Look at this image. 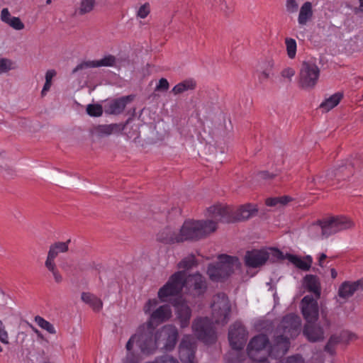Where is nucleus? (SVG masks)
Returning <instances> with one entry per match:
<instances>
[{
    "label": "nucleus",
    "instance_id": "nucleus-1",
    "mask_svg": "<svg viewBox=\"0 0 363 363\" xmlns=\"http://www.w3.org/2000/svg\"><path fill=\"white\" fill-rule=\"evenodd\" d=\"M301 320L295 314H289L283 318L274 332V345L269 350L267 349L269 343L267 337L258 335L249 342L247 354L252 360L265 359L267 355L274 358L285 354L290 347V339L296 337L301 331Z\"/></svg>",
    "mask_w": 363,
    "mask_h": 363
},
{
    "label": "nucleus",
    "instance_id": "nucleus-2",
    "mask_svg": "<svg viewBox=\"0 0 363 363\" xmlns=\"http://www.w3.org/2000/svg\"><path fill=\"white\" fill-rule=\"evenodd\" d=\"M184 287L193 289L194 294L199 295L206 289L204 278L199 274L188 275L186 271H179L173 274L167 282L162 286L157 293V296L162 302L172 301L175 308L177 318L182 328L189 325L191 318V309L182 297L175 298Z\"/></svg>",
    "mask_w": 363,
    "mask_h": 363
},
{
    "label": "nucleus",
    "instance_id": "nucleus-3",
    "mask_svg": "<svg viewBox=\"0 0 363 363\" xmlns=\"http://www.w3.org/2000/svg\"><path fill=\"white\" fill-rule=\"evenodd\" d=\"M211 320L208 318H196L192 324L194 334L206 344L213 343L216 340L215 325L223 326L230 317L231 305L228 297L218 293L213 297L211 303Z\"/></svg>",
    "mask_w": 363,
    "mask_h": 363
},
{
    "label": "nucleus",
    "instance_id": "nucleus-4",
    "mask_svg": "<svg viewBox=\"0 0 363 363\" xmlns=\"http://www.w3.org/2000/svg\"><path fill=\"white\" fill-rule=\"evenodd\" d=\"M211 220H186L179 228L181 239L185 241H196L208 236L217 229V221Z\"/></svg>",
    "mask_w": 363,
    "mask_h": 363
},
{
    "label": "nucleus",
    "instance_id": "nucleus-5",
    "mask_svg": "<svg viewBox=\"0 0 363 363\" xmlns=\"http://www.w3.org/2000/svg\"><path fill=\"white\" fill-rule=\"evenodd\" d=\"M257 212L256 206L247 203L241 206L235 213L233 218L228 216V208L220 203L210 206L207 209L206 215L208 217L216 219L218 222L230 223L234 221H242L254 216Z\"/></svg>",
    "mask_w": 363,
    "mask_h": 363
},
{
    "label": "nucleus",
    "instance_id": "nucleus-6",
    "mask_svg": "<svg viewBox=\"0 0 363 363\" xmlns=\"http://www.w3.org/2000/svg\"><path fill=\"white\" fill-rule=\"evenodd\" d=\"M354 227V223L351 218L344 216H333L312 225L310 228V233L315 236L313 233L320 231L322 237L328 238Z\"/></svg>",
    "mask_w": 363,
    "mask_h": 363
},
{
    "label": "nucleus",
    "instance_id": "nucleus-7",
    "mask_svg": "<svg viewBox=\"0 0 363 363\" xmlns=\"http://www.w3.org/2000/svg\"><path fill=\"white\" fill-rule=\"evenodd\" d=\"M240 263L236 257L220 255L216 264H210L207 273L213 281H220L230 276L240 267Z\"/></svg>",
    "mask_w": 363,
    "mask_h": 363
},
{
    "label": "nucleus",
    "instance_id": "nucleus-8",
    "mask_svg": "<svg viewBox=\"0 0 363 363\" xmlns=\"http://www.w3.org/2000/svg\"><path fill=\"white\" fill-rule=\"evenodd\" d=\"M150 328L147 325L142 324L131 335L135 336L134 346H138L140 352L145 355L153 354L159 348L156 335L152 336L149 331Z\"/></svg>",
    "mask_w": 363,
    "mask_h": 363
},
{
    "label": "nucleus",
    "instance_id": "nucleus-9",
    "mask_svg": "<svg viewBox=\"0 0 363 363\" xmlns=\"http://www.w3.org/2000/svg\"><path fill=\"white\" fill-rule=\"evenodd\" d=\"M158 304L159 301L157 298H150L143 306L145 314L149 315V321L145 324L149 327L152 324L159 325L166 322L172 317V309L169 305L158 306Z\"/></svg>",
    "mask_w": 363,
    "mask_h": 363
},
{
    "label": "nucleus",
    "instance_id": "nucleus-10",
    "mask_svg": "<svg viewBox=\"0 0 363 363\" xmlns=\"http://www.w3.org/2000/svg\"><path fill=\"white\" fill-rule=\"evenodd\" d=\"M71 240L65 242H55L50 245L47 257L45 262L46 269L52 274L55 281L60 283L62 277L57 269L56 259L61 253H65L69 250V245Z\"/></svg>",
    "mask_w": 363,
    "mask_h": 363
},
{
    "label": "nucleus",
    "instance_id": "nucleus-11",
    "mask_svg": "<svg viewBox=\"0 0 363 363\" xmlns=\"http://www.w3.org/2000/svg\"><path fill=\"white\" fill-rule=\"evenodd\" d=\"M158 347L165 352L173 350L177 345L179 333L173 325H165L155 332Z\"/></svg>",
    "mask_w": 363,
    "mask_h": 363
},
{
    "label": "nucleus",
    "instance_id": "nucleus-12",
    "mask_svg": "<svg viewBox=\"0 0 363 363\" xmlns=\"http://www.w3.org/2000/svg\"><path fill=\"white\" fill-rule=\"evenodd\" d=\"M271 255L277 258H282V252L277 249L253 250L246 253L245 257V264L250 267H258L265 264Z\"/></svg>",
    "mask_w": 363,
    "mask_h": 363
},
{
    "label": "nucleus",
    "instance_id": "nucleus-13",
    "mask_svg": "<svg viewBox=\"0 0 363 363\" xmlns=\"http://www.w3.org/2000/svg\"><path fill=\"white\" fill-rule=\"evenodd\" d=\"M319 76L320 69L314 62H304L299 74V82L301 87L306 89L313 88L318 82Z\"/></svg>",
    "mask_w": 363,
    "mask_h": 363
},
{
    "label": "nucleus",
    "instance_id": "nucleus-14",
    "mask_svg": "<svg viewBox=\"0 0 363 363\" xmlns=\"http://www.w3.org/2000/svg\"><path fill=\"white\" fill-rule=\"evenodd\" d=\"M247 338V331L240 322H235L229 328L228 340L230 347L235 351L244 347Z\"/></svg>",
    "mask_w": 363,
    "mask_h": 363
},
{
    "label": "nucleus",
    "instance_id": "nucleus-15",
    "mask_svg": "<svg viewBox=\"0 0 363 363\" xmlns=\"http://www.w3.org/2000/svg\"><path fill=\"white\" fill-rule=\"evenodd\" d=\"M318 299L312 296H305L300 303L302 315L308 323H315L319 317Z\"/></svg>",
    "mask_w": 363,
    "mask_h": 363
},
{
    "label": "nucleus",
    "instance_id": "nucleus-16",
    "mask_svg": "<svg viewBox=\"0 0 363 363\" xmlns=\"http://www.w3.org/2000/svg\"><path fill=\"white\" fill-rule=\"evenodd\" d=\"M363 291V279L354 281H345L339 286L337 301L340 303L345 302L352 297L356 292Z\"/></svg>",
    "mask_w": 363,
    "mask_h": 363
},
{
    "label": "nucleus",
    "instance_id": "nucleus-17",
    "mask_svg": "<svg viewBox=\"0 0 363 363\" xmlns=\"http://www.w3.org/2000/svg\"><path fill=\"white\" fill-rule=\"evenodd\" d=\"M196 344L190 335H184L179 345V358L182 363H195Z\"/></svg>",
    "mask_w": 363,
    "mask_h": 363
},
{
    "label": "nucleus",
    "instance_id": "nucleus-18",
    "mask_svg": "<svg viewBox=\"0 0 363 363\" xmlns=\"http://www.w3.org/2000/svg\"><path fill=\"white\" fill-rule=\"evenodd\" d=\"M117 59L112 55H104L101 59L89 60L78 65L72 71L73 73L86 68H94L101 67H113L116 65Z\"/></svg>",
    "mask_w": 363,
    "mask_h": 363
},
{
    "label": "nucleus",
    "instance_id": "nucleus-19",
    "mask_svg": "<svg viewBox=\"0 0 363 363\" xmlns=\"http://www.w3.org/2000/svg\"><path fill=\"white\" fill-rule=\"evenodd\" d=\"M157 240L164 244H174L182 242L179 230L167 227L157 234Z\"/></svg>",
    "mask_w": 363,
    "mask_h": 363
},
{
    "label": "nucleus",
    "instance_id": "nucleus-20",
    "mask_svg": "<svg viewBox=\"0 0 363 363\" xmlns=\"http://www.w3.org/2000/svg\"><path fill=\"white\" fill-rule=\"evenodd\" d=\"M281 259H286L295 267L303 271H308L313 262V259L310 255L301 257L291 254H286V255L282 254Z\"/></svg>",
    "mask_w": 363,
    "mask_h": 363
},
{
    "label": "nucleus",
    "instance_id": "nucleus-21",
    "mask_svg": "<svg viewBox=\"0 0 363 363\" xmlns=\"http://www.w3.org/2000/svg\"><path fill=\"white\" fill-rule=\"evenodd\" d=\"M1 21L16 30L24 29L25 25L18 17L12 16L7 8H4L1 11Z\"/></svg>",
    "mask_w": 363,
    "mask_h": 363
},
{
    "label": "nucleus",
    "instance_id": "nucleus-22",
    "mask_svg": "<svg viewBox=\"0 0 363 363\" xmlns=\"http://www.w3.org/2000/svg\"><path fill=\"white\" fill-rule=\"evenodd\" d=\"M128 101L129 97L108 101L105 104V111L110 114H119L124 110Z\"/></svg>",
    "mask_w": 363,
    "mask_h": 363
},
{
    "label": "nucleus",
    "instance_id": "nucleus-23",
    "mask_svg": "<svg viewBox=\"0 0 363 363\" xmlns=\"http://www.w3.org/2000/svg\"><path fill=\"white\" fill-rule=\"evenodd\" d=\"M303 334L310 342H318L324 338L323 330L312 323H307L303 329Z\"/></svg>",
    "mask_w": 363,
    "mask_h": 363
},
{
    "label": "nucleus",
    "instance_id": "nucleus-24",
    "mask_svg": "<svg viewBox=\"0 0 363 363\" xmlns=\"http://www.w3.org/2000/svg\"><path fill=\"white\" fill-rule=\"evenodd\" d=\"M135 336H130L125 345L126 353L122 359L123 363H140V354L134 349Z\"/></svg>",
    "mask_w": 363,
    "mask_h": 363
},
{
    "label": "nucleus",
    "instance_id": "nucleus-25",
    "mask_svg": "<svg viewBox=\"0 0 363 363\" xmlns=\"http://www.w3.org/2000/svg\"><path fill=\"white\" fill-rule=\"evenodd\" d=\"M353 174V167L350 164L341 165L335 169L330 170L326 177L329 179L335 178L337 180L345 179Z\"/></svg>",
    "mask_w": 363,
    "mask_h": 363
},
{
    "label": "nucleus",
    "instance_id": "nucleus-26",
    "mask_svg": "<svg viewBox=\"0 0 363 363\" xmlns=\"http://www.w3.org/2000/svg\"><path fill=\"white\" fill-rule=\"evenodd\" d=\"M303 285L308 291L313 293L316 298L320 297V283L316 276L306 275L303 279Z\"/></svg>",
    "mask_w": 363,
    "mask_h": 363
},
{
    "label": "nucleus",
    "instance_id": "nucleus-27",
    "mask_svg": "<svg viewBox=\"0 0 363 363\" xmlns=\"http://www.w3.org/2000/svg\"><path fill=\"white\" fill-rule=\"evenodd\" d=\"M343 98L342 92H336L334 94L325 98L320 104V108L322 111L328 112L335 107H336Z\"/></svg>",
    "mask_w": 363,
    "mask_h": 363
},
{
    "label": "nucleus",
    "instance_id": "nucleus-28",
    "mask_svg": "<svg viewBox=\"0 0 363 363\" xmlns=\"http://www.w3.org/2000/svg\"><path fill=\"white\" fill-rule=\"evenodd\" d=\"M312 4L306 1L303 4L299 10L298 16V23L299 26H305L313 17Z\"/></svg>",
    "mask_w": 363,
    "mask_h": 363
},
{
    "label": "nucleus",
    "instance_id": "nucleus-29",
    "mask_svg": "<svg viewBox=\"0 0 363 363\" xmlns=\"http://www.w3.org/2000/svg\"><path fill=\"white\" fill-rule=\"evenodd\" d=\"M124 129L122 124L112 123L108 125H99L95 128L96 132L100 136H108L113 133H118Z\"/></svg>",
    "mask_w": 363,
    "mask_h": 363
},
{
    "label": "nucleus",
    "instance_id": "nucleus-30",
    "mask_svg": "<svg viewBox=\"0 0 363 363\" xmlns=\"http://www.w3.org/2000/svg\"><path fill=\"white\" fill-rule=\"evenodd\" d=\"M82 300L88 304L94 311H100L103 308L101 300L95 295L89 292H83L81 296Z\"/></svg>",
    "mask_w": 363,
    "mask_h": 363
},
{
    "label": "nucleus",
    "instance_id": "nucleus-31",
    "mask_svg": "<svg viewBox=\"0 0 363 363\" xmlns=\"http://www.w3.org/2000/svg\"><path fill=\"white\" fill-rule=\"evenodd\" d=\"M195 86L196 84L193 80H185L175 85L172 91L177 95L194 89Z\"/></svg>",
    "mask_w": 363,
    "mask_h": 363
},
{
    "label": "nucleus",
    "instance_id": "nucleus-32",
    "mask_svg": "<svg viewBox=\"0 0 363 363\" xmlns=\"http://www.w3.org/2000/svg\"><path fill=\"white\" fill-rule=\"evenodd\" d=\"M274 67V61L272 59H268L263 63V70L260 74V78L267 79L273 74V69Z\"/></svg>",
    "mask_w": 363,
    "mask_h": 363
},
{
    "label": "nucleus",
    "instance_id": "nucleus-33",
    "mask_svg": "<svg viewBox=\"0 0 363 363\" xmlns=\"http://www.w3.org/2000/svg\"><path fill=\"white\" fill-rule=\"evenodd\" d=\"M35 322L40 328L46 330L48 333L50 334L56 333V330L54 325L48 320H46L45 319H44L43 317L36 315L35 317Z\"/></svg>",
    "mask_w": 363,
    "mask_h": 363
},
{
    "label": "nucleus",
    "instance_id": "nucleus-34",
    "mask_svg": "<svg viewBox=\"0 0 363 363\" xmlns=\"http://www.w3.org/2000/svg\"><path fill=\"white\" fill-rule=\"evenodd\" d=\"M286 53L290 59H294L296 55L297 44L296 40L291 38H285Z\"/></svg>",
    "mask_w": 363,
    "mask_h": 363
},
{
    "label": "nucleus",
    "instance_id": "nucleus-35",
    "mask_svg": "<svg viewBox=\"0 0 363 363\" xmlns=\"http://www.w3.org/2000/svg\"><path fill=\"white\" fill-rule=\"evenodd\" d=\"M56 71L55 69H48L45 73V82L41 91L42 96H45L50 90L52 85V80L56 76Z\"/></svg>",
    "mask_w": 363,
    "mask_h": 363
},
{
    "label": "nucleus",
    "instance_id": "nucleus-36",
    "mask_svg": "<svg viewBox=\"0 0 363 363\" xmlns=\"http://www.w3.org/2000/svg\"><path fill=\"white\" fill-rule=\"evenodd\" d=\"M16 67L15 62L9 58H0V74L6 73Z\"/></svg>",
    "mask_w": 363,
    "mask_h": 363
},
{
    "label": "nucleus",
    "instance_id": "nucleus-37",
    "mask_svg": "<svg viewBox=\"0 0 363 363\" xmlns=\"http://www.w3.org/2000/svg\"><path fill=\"white\" fill-rule=\"evenodd\" d=\"M151 11L150 4L148 2L144 3L140 5L136 10L135 16L138 18L145 19L146 18Z\"/></svg>",
    "mask_w": 363,
    "mask_h": 363
},
{
    "label": "nucleus",
    "instance_id": "nucleus-38",
    "mask_svg": "<svg viewBox=\"0 0 363 363\" xmlns=\"http://www.w3.org/2000/svg\"><path fill=\"white\" fill-rule=\"evenodd\" d=\"M290 201L288 196L269 198L266 200V204L269 206H275L278 204L284 205Z\"/></svg>",
    "mask_w": 363,
    "mask_h": 363
},
{
    "label": "nucleus",
    "instance_id": "nucleus-39",
    "mask_svg": "<svg viewBox=\"0 0 363 363\" xmlns=\"http://www.w3.org/2000/svg\"><path fill=\"white\" fill-rule=\"evenodd\" d=\"M86 112L91 116L98 117L101 116L103 108L99 104H89L86 107Z\"/></svg>",
    "mask_w": 363,
    "mask_h": 363
},
{
    "label": "nucleus",
    "instance_id": "nucleus-40",
    "mask_svg": "<svg viewBox=\"0 0 363 363\" xmlns=\"http://www.w3.org/2000/svg\"><path fill=\"white\" fill-rule=\"evenodd\" d=\"M95 4V0H80L79 11L82 13L90 12Z\"/></svg>",
    "mask_w": 363,
    "mask_h": 363
},
{
    "label": "nucleus",
    "instance_id": "nucleus-41",
    "mask_svg": "<svg viewBox=\"0 0 363 363\" xmlns=\"http://www.w3.org/2000/svg\"><path fill=\"white\" fill-rule=\"evenodd\" d=\"M298 9V0H286V10L289 13H295Z\"/></svg>",
    "mask_w": 363,
    "mask_h": 363
},
{
    "label": "nucleus",
    "instance_id": "nucleus-42",
    "mask_svg": "<svg viewBox=\"0 0 363 363\" xmlns=\"http://www.w3.org/2000/svg\"><path fill=\"white\" fill-rule=\"evenodd\" d=\"M194 264V257H188L182 259L179 264L178 267L179 269H188L191 268Z\"/></svg>",
    "mask_w": 363,
    "mask_h": 363
},
{
    "label": "nucleus",
    "instance_id": "nucleus-43",
    "mask_svg": "<svg viewBox=\"0 0 363 363\" xmlns=\"http://www.w3.org/2000/svg\"><path fill=\"white\" fill-rule=\"evenodd\" d=\"M156 363H179L177 358L172 355L164 354L155 358Z\"/></svg>",
    "mask_w": 363,
    "mask_h": 363
},
{
    "label": "nucleus",
    "instance_id": "nucleus-44",
    "mask_svg": "<svg viewBox=\"0 0 363 363\" xmlns=\"http://www.w3.org/2000/svg\"><path fill=\"white\" fill-rule=\"evenodd\" d=\"M279 363H305V359L299 354L290 356Z\"/></svg>",
    "mask_w": 363,
    "mask_h": 363
},
{
    "label": "nucleus",
    "instance_id": "nucleus-45",
    "mask_svg": "<svg viewBox=\"0 0 363 363\" xmlns=\"http://www.w3.org/2000/svg\"><path fill=\"white\" fill-rule=\"evenodd\" d=\"M0 341L3 344H9V335L6 331L2 321L0 320Z\"/></svg>",
    "mask_w": 363,
    "mask_h": 363
},
{
    "label": "nucleus",
    "instance_id": "nucleus-46",
    "mask_svg": "<svg viewBox=\"0 0 363 363\" xmlns=\"http://www.w3.org/2000/svg\"><path fill=\"white\" fill-rule=\"evenodd\" d=\"M169 85L168 81L164 78H162L159 80V82L155 87V90L167 91L169 89Z\"/></svg>",
    "mask_w": 363,
    "mask_h": 363
},
{
    "label": "nucleus",
    "instance_id": "nucleus-47",
    "mask_svg": "<svg viewBox=\"0 0 363 363\" xmlns=\"http://www.w3.org/2000/svg\"><path fill=\"white\" fill-rule=\"evenodd\" d=\"M295 70L291 67H286L284 69L281 73L284 78L291 79L295 74Z\"/></svg>",
    "mask_w": 363,
    "mask_h": 363
},
{
    "label": "nucleus",
    "instance_id": "nucleus-48",
    "mask_svg": "<svg viewBox=\"0 0 363 363\" xmlns=\"http://www.w3.org/2000/svg\"><path fill=\"white\" fill-rule=\"evenodd\" d=\"M29 327L31 328L33 333L36 334L38 338L43 339V335L39 330L30 324L29 325Z\"/></svg>",
    "mask_w": 363,
    "mask_h": 363
},
{
    "label": "nucleus",
    "instance_id": "nucleus-49",
    "mask_svg": "<svg viewBox=\"0 0 363 363\" xmlns=\"http://www.w3.org/2000/svg\"><path fill=\"white\" fill-rule=\"evenodd\" d=\"M322 177H311V179H308V183H320V182H324L325 180H323L322 179Z\"/></svg>",
    "mask_w": 363,
    "mask_h": 363
},
{
    "label": "nucleus",
    "instance_id": "nucleus-50",
    "mask_svg": "<svg viewBox=\"0 0 363 363\" xmlns=\"http://www.w3.org/2000/svg\"><path fill=\"white\" fill-rule=\"evenodd\" d=\"M326 257H327V255L325 253L320 254V255L318 257V264L320 267H323V262L324 259H326Z\"/></svg>",
    "mask_w": 363,
    "mask_h": 363
},
{
    "label": "nucleus",
    "instance_id": "nucleus-51",
    "mask_svg": "<svg viewBox=\"0 0 363 363\" xmlns=\"http://www.w3.org/2000/svg\"><path fill=\"white\" fill-rule=\"evenodd\" d=\"M330 274H331V277L333 279H335L337 277V272L334 268L330 269Z\"/></svg>",
    "mask_w": 363,
    "mask_h": 363
},
{
    "label": "nucleus",
    "instance_id": "nucleus-52",
    "mask_svg": "<svg viewBox=\"0 0 363 363\" xmlns=\"http://www.w3.org/2000/svg\"><path fill=\"white\" fill-rule=\"evenodd\" d=\"M333 337H331L329 340V342H328V344L326 345L325 346V350L330 352H331L330 351V346L331 345V343L333 342Z\"/></svg>",
    "mask_w": 363,
    "mask_h": 363
},
{
    "label": "nucleus",
    "instance_id": "nucleus-53",
    "mask_svg": "<svg viewBox=\"0 0 363 363\" xmlns=\"http://www.w3.org/2000/svg\"><path fill=\"white\" fill-rule=\"evenodd\" d=\"M255 362L254 363H269L268 361L265 359H256V360H253Z\"/></svg>",
    "mask_w": 363,
    "mask_h": 363
},
{
    "label": "nucleus",
    "instance_id": "nucleus-54",
    "mask_svg": "<svg viewBox=\"0 0 363 363\" xmlns=\"http://www.w3.org/2000/svg\"><path fill=\"white\" fill-rule=\"evenodd\" d=\"M296 36L298 39H301V38H303L304 37V33L303 32L301 31L299 33H296Z\"/></svg>",
    "mask_w": 363,
    "mask_h": 363
},
{
    "label": "nucleus",
    "instance_id": "nucleus-55",
    "mask_svg": "<svg viewBox=\"0 0 363 363\" xmlns=\"http://www.w3.org/2000/svg\"><path fill=\"white\" fill-rule=\"evenodd\" d=\"M359 9L363 11V0H359Z\"/></svg>",
    "mask_w": 363,
    "mask_h": 363
},
{
    "label": "nucleus",
    "instance_id": "nucleus-56",
    "mask_svg": "<svg viewBox=\"0 0 363 363\" xmlns=\"http://www.w3.org/2000/svg\"><path fill=\"white\" fill-rule=\"evenodd\" d=\"M354 338H355V335H354V334H350V340H352V339H354Z\"/></svg>",
    "mask_w": 363,
    "mask_h": 363
},
{
    "label": "nucleus",
    "instance_id": "nucleus-57",
    "mask_svg": "<svg viewBox=\"0 0 363 363\" xmlns=\"http://www.w3.org/2000/svg\"><path fill=\"white\" fill-rule=\"evenodd\" d=\"M267 172H263V173H262V177L263 178H267Z\"/></svg>",
    "mask_w": 363,
    "mask_h": 363
},
{
    "label": "nucleus",
    "instance_id": "nucleus-58",
    "mask_svg": "<svg viewBox=\"0 0 363 363\" xmlns=\"http://www.w3.org/2000/svg\"><path fill=\"white\" fill-rule=\"evenodd\" d=\"M52 2V0H45V4H50Z\"/></svg>",
    "mask_w": 363,
    "mask_h": 363
},
{
    "label": "nucleus",
    "instance_id": "nucleus-59",
    "mask_svg": "<svg viewBox=\"0 0 363 363\" xmlns=\"http://www.w3.org/2000/svg\"><path fill=\"white\" fill-rule=\"evenodd\" d=\"M3 351V348L0 346V352Z\"/></svg>",
    "mask_w": 363,
    "mask_h": 363
}]
</instances>
